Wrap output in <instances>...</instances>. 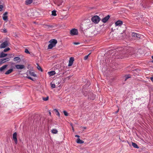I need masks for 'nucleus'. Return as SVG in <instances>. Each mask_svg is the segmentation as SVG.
I'll return each instance as SVG.
<instances>
[{"label":"nucleus","mask_w":153,"mask_h":153,"mask_svg":"<svg viewBox=\"0 0 153 153\" xmlns=\"http://www.w3.org/2000/svg\"><path fill=\"white\" fill-rule=\"evenodd\" d=\"M50 43L48 46V49H52L53 47L55 46L57 43V41L55 39H52L49 42Z\"/></svg>","instance_id":"1"},{"label":"nucleus","mask_w":153,"mask_h":153,"mask_svg":"<svg viewBox=\"0 0 153 153\" xmlns=\"http://www.w3.org/2000/svg\"><path fill=\"white\" fill-rule=\"evenodd\" d=\"M100 19V18L97 16H94L91 18L92 21L95 23H98Z\"/></svg>","instance_id":"2"},{"label":"nucleus","mask_w":153,"mask_h":153,"mask_svg":"<svg viewBox=\"0 0 153 153\" xmlns=\"http://www.w3.org/2000/svg\"><path fill=\"white\" fill-rule=\"evenodd\" d=\"M70 34L71 36L77 35L78 34L77 30L75 28L72 29L70 30Z\"/></svg>","instance_id":"3"},{"label":"nucleus","mask_w":153,"mask_h":153,"mask_svg":"<svg viewBox=\"0 0 153 153\" xmlns=\"http://www.w3.org/2000/svg\"><path fill=\"white\" fill-rule=\"evenodd\" d=\"M43 26L45 28L48 30H51L53 27V26L52 25L44 24Z\"/></svg>","instance_id":"4"},{"label":"nucleus","mask_w":153,"mask_h":153,"mask_svg":"<svg viewBox=\"0 0 153 153\" xmlns=\"http://www.w3.org/2000/svg\"><path fill=\"white\" fill-rule=\"evenodd\" d=\"M8 45V42L7 41L2 43L0 45V48H2L6 47Z\"/></svg>","instance_id":"5"},{"label":"nucleus","mask_w":153,"mask_h":153,"mask_svg":"<svg viewBox=\"0 0 153 153\" xmlns=\"http://www.w3.org/2000/svg\"><path fill=\"white\" fill-rule=\"evenodd\" d=\"M17 133L16 132H15L13 134V139L14 140L15 143L16 144L17 143Z\"/></svg>","instance_id":"6"},{"label":"nucleus","mask_w":153,"mask_h":153,"mask_svg":"<svg viewBox=\"0 0 153 153\" xmlns=\"http://www.w3.org/2000/svg\"><path fill=\"white\" fill-rule=\"evenodd\" d=\"M16 68L18 69L22 70L25 68V66L24 65H15Z\"/></svg>","instance_id":"7"},{"label":"nucleus","mask_w":153,"mask_h":153,"mask_svg":"<svg viewBox=\"0 0 153 153\" xmlns=\"http://www.w3.org/2000/svg\"><path fill=\"white\" fill-rule=\"evenodd\" d=\"M74 61V58L73 57H71L70 58L69 64L68 65V66H71L73 64Z\"/></svg>","instance_id":"8"},{"label":"nucleus","mask_w":153,"mask_h":153,"mask_svg":"<svg viewBox=\"0 0 153 153\" xmlns=\"http://www.w3.org/2000/svg\"><path fill=\"white\" fill-rule=\"evenodd\" d=\"M110 17V16L109 15H108L106 16L104 18L102 19V21L103 23H106L108 20V19H109Z\"/></svg>","instance_id":"9"},{"label":"nucleus","mask_w":153,"mask_h":153,"mask_svg":"<svg viewBox=\"0 0 153 153\" xmlns=\"http://www.w3.org/2000/svg\"><path fill=\"white\" fill-rule=\"evenodd\" d=\"M7 14H8V12H5L4 13V14H3V19L4 21L7 20L8 19V16H7Z\"/></svg>","instance_id":"10"},{"label":"nucleus","mask_w":153,"mask_h":153,"mask_svg":"<svg viewBox=\"0 0 153 153\" xmlns=\"http://www.w3.org/2000/svg\"><path fill=\"white\" fill-rule=\"evenodd\" d=\"M132 36L136 38H140V34L136 33H132Z\"/></svg>","instance_id":"11"},{"label":"nucleus","mask_w":153,"mask_h":153,"mask_svg":"<svg viewBox=\"0 0 153 153\" xmlns=\"http://www.w3.org/2000/svg\"><path fill=\"white\" fill-rule=\"evenodd\" d=\"M123 22L121 21L118 20L115 23V25L116 26H120L123 24Z\"/></svg>","instance_id":"12"},{"label":"nucleus","mask_w":153,"mask_h":153,"mask_svg":"<svg viewBox=\"0 0 153 153\" xmlns=\"http://www.w3.org/2000/svg\"><path fill=\"white\" fill-rule=\"evenodd\" d=\"M76 142L78 143L82 144L84 143L83 140H80L79 138H78L76 140Z\"/></svg>","instance_id":"13"},{"label":"nucleus","mask_w":153,"mask_h":153,"mask_svg":"<svg viewBox=\"0 0 153 153\" xmlns=\"http://www.w3.org/2000/svg\"><path fill=\"white\" fill-rule=\"evenodd\" d=\"M57 4L58 6L62 5L63 2L62 0H57Z\"/></svg>","instance_id":"14"},{"label":"nucleus","mask_w":153,"mask_h":153,"mask_svg":"<svg viewBox=\"0 0 153 153\" xmlns=\"http://www.w3.org/2000/svg\"><path fill=\"white\" fill-rule=\"evenodd\" d=\"M13 71V69H10L8 70L5 73V74L6 75L9 74H10L12 73Z\"/></svg>","instance_id":"15"},{"label":"nucleus","mask_w":153,"mask_h":153,"mask_svg":"<svg viewBox=\"0 0 153 153\" xmlns=\"http://www.w3.org/2000/svg\"><path fill=\"white\" fill-rule=\"evenodd\" d=\"M32 2V0H27L25 1V4L26 5H29L31 4Z\"/></svg>","instance_id":"16"},{"label":"nucleus","mask_w":153,"mask_h":153,"mask_svg":"<svg viewBox=\"0 0 153 153\" xmlns=\"http://www.w3.org/2000/svg\"><path fill=\"white\" fill-rule=\"evenodd\" d=\"M48 74L50 76H52L55 74L56 73L55 71H52L48 72Z\"/></svg>","instance_id":"17"},{"label":"nucleus","mask_w":153,"mask_h":153,"mask_svg":"<svg viewBox=\"0 0 153 153\" xmlns=\"http://www.w3.org/2000/svg\"><path fill=\"white\" fill-rule=\"evenodd\" d=\"M7 55V54L4 53L2 52L0 53V58H3L6 57Z\"/></svg>","instance_id":"18"},{"label":"nucleus","mask_w":153,"mask_h":153,"mask_svg":"<svg viewBox=\"0 0 153 153\" xmlns=\"http://www.w3.org/2000/svg\"><path fill=\"white\" fill-rule=\"evenodd\" d=\"M7 65H3L0 68V71H2L3 70H4L5 69L7 66Z\"/></svg>","instance_id":"19"},{"label":"nucleus","mask_w":153,"mask_h":153,"mask_svg":"<svg viewBox=\"0 0 153 153\" xmlns=\"http://www.w3.org/2000/svg\"><path fill=\"white\" fill-rule=\"evenodd\" d=\"M19 60V62H20L21 61V59L19 57H16L15 58H14L13 59V60L15 62H16L17 61H18Z\"/></svg>","instance_id":"20"},{"label":"nucleus","mask_w":153,"mask_h":153,"mask_svg":"<svg viewBox=\"0 0 153 153\" xmlns=\"http://www.w3.org/2000/svg\"><path fill=\"white\" fill-rule=\"evenodd\" d=\"M132 146H133V147L135 148L138 149L139 148V146H138V145L135 143H134V142L132 143Z\"/></svg>","instance_id":"21"},{"label":"nucleus","mask_w":153,"mask_h":153,"mask_svg":"<svg viewBox=\"0 0 153 153\" xmlns=\"http://www.w3.org/2000/svg\"><path fill=\"white\" fill-rule=\"evenodd\" d=\"M51 132L53 134H56L58 132V131L57 129H53L51 131Z\"/></svg>","instance_id":"22"},{"label":"nucleus","mask_w":153,"mask_h":153,"mask_svg":"<svg viewBox=\"0 0 153 153\" xmlns=\"http://www.w3.org/2000/svg\"><path fill=\"white\" fill-rule=\"evenodd\" d=\"M3 63L6 62L7 61H8L10 60L9 58H6L2 59Z\"/></svg>","instance_id":"23"},{"label":"nucleus","mask_w":153,"mask_h":153,"mask_svg":"<svg viewBox=\"0 0 153 153\" xmlns=\"http://www.w3.org/2000/svg\"><path fill=\"white\" fill-rule=\"evenodd\" d=\"M29 74L32 76L34 77L36 76V75L35 74V73L33 72L30 71Z\"/></svg>","instance_id":"24"},{"label":"nucleus","mask_w":153,"mask_h":153,"mask_svg":"<svg viewBox=\"0 0 153 153\" xmlns=\"http://www.w3.org/2000/svg\"><path fill=\"white\" fill-rule=\"evenodd\" d=\"M52 16H55L56 15V11L55 10H53L52 11Z\"/></svg>","instance_id":"25"},{"label":"nucleus","mask_w":153,"mask_h":153,"mask_svg":"<svg viewBox=\"0 0 153 153\" xmlns=\"http://www.w3.org/2000/svg\"><path fill=\"white\" fill-rule=\"evenodd\" d=\"M54 110L57 113L56 115H57L59 117L60 116V114L59 111H58L56 109H55Z\"/></svg>","instance_id":"26"},{"label":"nucleus","mask_w":153,"mask_h":153,"mask_svg":"<svg viewBox=\"0 0 153 153\" xmlns=\"http://www.w3.org/2000/svg\"><path fill=\"white\" fill-rule=\"evenodd\" d=\"M37 68L38 69V70H40L42 71V68H41V67L39 65H37Z\"/></svg>","instance_id":"27"},{"label":"nucleus","mask_w":153,"mask_h":153,"mask_svg":"<svg viewBox=\"0 0 153 153\" xmlns=\"http://www.w3.org/2000/svg\"><path fill=\"white\" fill-rule=\"evenodd\" d=\"M63 113H64V114L66 116H68V112H66L65 111H63Z\"/></svg>","instance_id":"28"},{"label":"nucleus","mask_w":153,"mask_h":153,"mask_svg":"<svg viewBox=\"0 0 153 153\" xmlns=\"http://www.w3.org/2000/svg\"><path fill=\"white\" fill-rule=\"evenodd\" d=\"M10 50V48H5V49H4V52H6L7 51H8L9 50Z\"/></svg>","instance_id":"29"},{"label":"nucleus","mask_w":153,"mask_h":153,"mask_svg":"<svg viewBox=\"0 0 153 153\" xmlns=\"http://www.w3.org/2000/svg\"><path fill=\"white\" fill-rule=\"evenodd\" d=\"M49 97H43V100L44 101H47L48 100Z\"/></svg>","instance_id":"30"},{"label":"nucleus","mask_w":153,"mask_h":153,"mask_svg":"<svg viewBox=\"0 0 153 153\" xmlns=\"http://www.w3.org/2000/svg\"><path fill=\"white\" fill-rule=\"evenodd\" d=\"M51 87L52 88H55L56 87L55 85L54 84H51Z\"/></svg>","instance_id":"31"},{"label":"nucleus","mask_w":153,"mask_h":153,"mask_svg":"<svg viewBox=\"0 0 153 153\" xmlns=\"http://www.w3.org/2000/svg\"><path fill=\"white\" fill-rule=\"evenodd\" d=\"M25 53H30L29 51H28V50L27 49H25Z\"/></svg>","instance_id":"32"},{"label":"nucleus","mask_w":153,"mask_h":153,"mask_svg":"<svg viewBox=\"0 0 153 153\" xmlns=\"http://www.w3.org/2000/svg\"><path fill=\"white\" fill-rule=\"evenodd\" d=\"M3 7V6L2 5H0V11H1L2 10Z\"/></svg>","instance_id":"33"},{"label":"nucleus","mask_w":153,"mask_h":153,"mask_svg":"<svg viewBox=\"0 0 153 153\" xmlns=\"http://www.w3.org/2000/svg\"><path fill=\"white\" fill-rule=\"evenodd\" d=\"M90 54H89L88 55H86V56H85L84 57V59L85 60H86L88 58V56Z\"/></svg>","instance_id":"34"},{"label":"nucleus","mask_w":153,"mask_h":153,"mask_svg":"<svg viewBox=\"0 0 153 153\" xmlns=\"http://www.w3.org/2000/svg\"><path fill=\"white\" fill-rule=\"evenodd\" d=\"M27 78L28 79H30L31 80H33V79H32L31 77H30V76H27Z\"/></svg>","instance_id":"35"},{"label":"nucleus","mask_w":153,"mask_h":153,"mask_svg":"<svg viewBox=\"0 0 153 153\" xmlns=\"http://www.w3.org/2000/svg\"><path fill=\"white\" fill-rule=\"evenodd\" d=\"M3 63L2 59H0V65Z\"/></svg>","instance_id":"36"},{"label":"nucleus","mask_w":153,"mask_h":153,"mask_svg":"<svg viewBox=\"0 0 153 153\" xmlns=\"http://www.w3.org/2000/svg\"><path fill=\"white\" fill-rule=\"evenodd\" d=\"M74 44L75 45H77L79 44V42H74Z\"/></svg>","instance_id":"37"},{"label":"nucleus","mask_w":153,"mask_h":153,"mask_svg":"<svg viewBox=\"0 0 153 153\" xmlns=\"http://www.w3.org/2000/svg\"><path fill=\"white\" fill-rule=\"evenodd\" d=\"M2 32L4 33H6L7 32V31L6 29H4L3 30Z\"/></svg>","instance_id":"38"},{"label":"nucleus","mask_w":153,"mask_h":153,"mask_svg":"<svg viewBox=\"0 0 153 153\" xmlns=\"http://www.w3.org/2000/svg\"><path fill=\"white\" fill-rule=\"evenodd\" d=\"M150 79L151 80V81L153 82V77H151L150 78Z\"/></svg>","instance_id":"39"},{"label":"nucleus","mask_w":153,"mask_h":153,"mask_svg":"<svg viewBox=\"0 0 153 153\" xmlns=\"http://www.w3.org/2000/svg\"><path fill=\"white\" fill-rule=\"evenodd\" d=\"M75 137H78V138H79L80 137V136L79 135H76L75 136Z\"/></svg>","instance_id":"40"},{"label":"nucleus","mask_w":153,"mask_h":153,"mask_svg":"<svg viewBox=\"0 0 153 153\" xmlns=\"http://www.w3.org/2000/svg\"><path fill=\"white\" fill-rule=\"evenodd\" d=\"M129 77H126V79L125 80H127L128 78H129Z\"/></svg>","instance_id":"41"},{"label":"nucleus","mask_w":153,"mask_h":153,"mask_svg":"<svg viewBox=\"0 0 153 153\" xmlns=\"http://www.w3.org/2000/svg\"><path fill=\"white\" fill-rule=\"evenodd\" d=\"M152 59L153 60L152 61V62L153 63V56H152Z\"/></svg>","instance_id":"42"},{"label":"nucleus","mask_w":153,"mask_h":153,"mask_svg":"<svg viewBox=\"0 0 153 153\" xmlns=\"http://www.w3.org/2000/svg\"><path fill=\"white\" fill-rule=\"evenodd\" d=\"M49 114L50 115H51V112H50V111L49 112Z\"/></svg>","instance_id":"43"},{"label":"nucleus","mask_w":153,"mask_h":153,"mask_svg":"<svg viewBox=\"0 0 153 153\" xmlns=\"http://www.w3.org/2000/svg\"><path fill=\"white\" fill-rule=\"evenodd\" d=\"M126 48H123V49L124 50V51L125 50H126Z\"/></svg>","instance_id":"44"},{"label":"nucleus","mask_w":153,"mask_h":153,"mask_svg":"<svg viewBox=\"0 0 153 153\" xmlns=\"http://www.w3.org/2000/svg\"><path fill=\"white\" fill-rule=\"evenodd\" d=\"M72 129H73V131H74V128H73V127H72Z\"/></svg>","instance_id":"45"},{"label":"nucleus","mask_w":153,"mask_h":153,"mask_svg":"<svg viewBox=\"0 0 153 153\" xmlns=\"http://www.w3.org/2000/svg\"><path fill=\"white\" fill-rule=\"evenodd\" d=\"M119 110H118L116 112V113H117L118 112Z\"/></svg>","instance_id":"46"},{"label":"nucleus","mask_w":153,"mask_h":153,"mask_svg":"<svg viewBox=\"0 0 153 153\" xmlns=\"http://www.w3.org/2000/svg\"><path fill=\"white\" fill-rule=\"evenodd\" d=\"M1 93V92H0V94Z\"/></svg>","instance_id":"47"}]
</instances>
